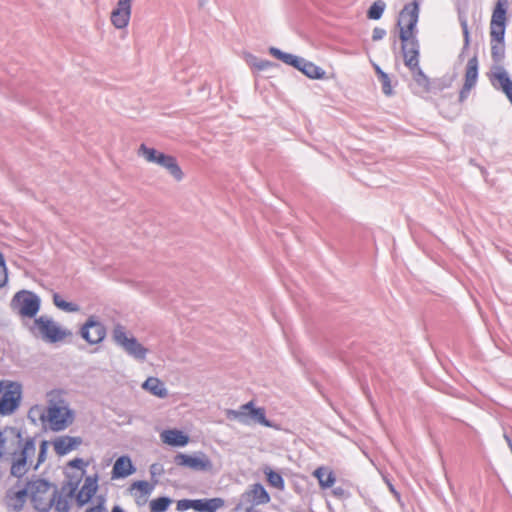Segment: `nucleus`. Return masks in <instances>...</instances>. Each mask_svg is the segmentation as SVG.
<instances>
[{
    "mask_svg": "<svg viewBox=\"0 0 512 512\" xmlns=\"http://www.w3.org/2000/svg\"><path fill=\"white\" fill-rule=\"evenodd\" d=\"M35 437L17 427H0V459L11 462L10 474L22 478L33 464Z\"/></svg>",
    "mask_w": 512,
    "mask_h": 512,
    "instance_id": "f257e3e1",
    "label": "nucleus"
},
{
    "mask_svg": "<svg viewBox=\"0 0 512 512\" xmlns=\"http://www.w3.org/2000/svg\"><path fill=\"white\" fill-rule=\"evenodd\" d=\"M419 18V3L412 1L404 5L399 13L397 27L399 28V39L402 43V51L412 53L409 58L408 64H415V56L417 55V48H420L419 41L416 37L417 23Z\"/></svg>",
    "mask_w": 512,
    "mask_h": 512,
    "instance_id": "f03ea898",
    "label": "nucleus"
},
{
    "mask_svg": "<svg viewBox=\"0 0 512 512\" xmlns=\"http://www.w3.org/2000/svg\"><path fill=\"white\" fill-rule=\"evenodd\" d=\"M48 397V407L46 413L42 415V419L49 422L52 430H64L74 420L73 411L60 391H51Z\"/></svg>",
    "mask_w": 512,
    "mask_h": 512,
    "instance_id": "7ed1b4c3",
    "label": "nucleus"
},
{
    "mask_svg": "<svg viewBox=\"0 0 512 512\" xmlns=\"http://www.w3.org/2000/svg\"><path fill=\"white\" fill-rule=\"evenodd\" d=\"M33 507L39 512H49L57 497L58 488L49 481L33 477L26 483Z\"/></svg>",
    "mask_w": 512,
    "mask_h": 512,
    "instance_id": "20e7f679",
    "label": "nucleus"
},
{
    "mask_svg": "<svg viewBox=\"0 0 512 512\" xmlns=\"http://www.w3.org/2000/svg\"><path fill=\"white\" fill-rule=\"evenodd\" d=\"M29 329L33 335L41 336L44 341L49 343L62 341L71 335L69 330L61 328L47 315H41L35 318Z\"/></svg>",
    "mask_w": 512,
    "mask_h": 512,
    "instance_id": "39448f33",
    "label": "nucleus"
},
{
    "mask_svg": "<svg viewBox=\"0 0 512 512\" xmlns=\"http://www.w3.org/2000/svg\"><path fill=\"white\" fill-rule=\"evenodd\" d=\"M112 339L127 355L139 362H144L148 353V349L144 347L136 337L128 335L126 329L121 324L114 326L112 331Z\"/></svg>",
    "mask_w": 512,
    "mask_h": 512,
    "instance_id": "423d86ee",
    "label": "nucleus"
},
{
    "mask_svg": "<svg viewBox=\"0 0 512 512\" xmlns=\"http://www.w3.org/2000/svg\"><path fill=\"white\" fill-rule=\"evenodd\" d=\"M138 154L146 161L155 163L166 169L176 181H181L183 179L184 174L174 156L160 152L155 148L146 146L145 144L140 145Z\"/></svg>",
    "mask_w": 512,
    "mask_h": 512,
    "instance_id": "0eeeda50",
    "label": "nucleus"
},
{
    "mask_svg": "<svg viewBox=\"0 0 512 512\" xmlns=\"http://www.w3.org/2000/svg\"><path fill=\"white\" fill-rule=\"evenodd\" d=\"M41 307L40 297L29 290H20L10 301V308L22 318L35 319Z\"/></svg>",
    "mask_w": 512,
    "mask_h": 512,
    "instance_id": "6e6552de",
    "label": "nucleus"
},
{
    "mask_svg": "<svg viewBox=\"0 0 512 512\" xmlns=\"http://www.w3.org/2000/svg\"><path fill=\"white\" fill-rule=\"evenodd\" d=\"M226 417L230 420H237L242 424H249V418L265 427H271V422L266 418L265 409L255 407L250 401L240 406L239 410L228 409Z\"/></svg>",
    "mask_w": 512,
    "mask_h": 512,
    "instance_id": "1a4fd4ad",
    "label": "nucleus"
},
{
    "mask_svg": "<svg viewBox=\"0 0 512 512\" xmlns=\"http://www.w3.org/2000/svg\"><path fill=\"white\" fill-rule=\"evenodd\" d=\"M3 394L0 398V414L10 415L19 407L22 397V385L18 382L5 380Z\"/></svg>",
    "mask_w": 512,
    "mask_h": 512,
    "instance_id": "9d476101",
    "label": "nucleus"
},
{
    "mask_svg": "<svg viewBox=\"0 0 512 512\" xmlns=\"http://www.w3.org/2000/svg\"><path fill=\"white\" fill-rule=\"evenodd\" d=\"M508 0H497L490 21V40H505Z\"/></svg>",
    "mask_w": 512,
    "mask_h": 512,
    "instance_id": "9b49d317",
    "label": "nucleus"
},
{
    "mask_svg": "<svg viewBox=\"0 0 512 512\" xmlns=\"http://www.w3.org/2000/svg\"><path fill=\"white\" fill-rule=\"evenodd\" d=\"M492 87L502 92L512 105V79L503 65H492L487 73Z\"/></svg>",
    "mask_w": 512,
    "mask_h": 512,
    "instance_id": "f8f14e48",
    "label": "nucleus"
},
{
    "mask_svg": "<svg viewBox=\"0 0 512 512\" xmlns=\"http://www.w3.org/2000/svg\"><path fill=\"white\" fill-rule=\"evenodd\" d=\"M80 335L89 344H98L104 340L106 328L95 316H90L81 327Z\"/></svg>",
    "mask_w": 512,
    "mask_h": 512,
    "instance_id": "ddd939ff",
    "label": "nucleus"
},
{
    "mask_svg": "<svg viewBox=\"0 0 512 512\" xmlns=\"http://www.w3.org/2000/svg\"><path fill=\"white\" fill-rule=\"evenodd\" d=\"M174 462L178 466L188 467L194 471H208L212 468V462L205 454L193 456L178 453L174 458Z\"/></svg>",
    "mask_w": 512,
    "mask_h": 512,
    "instance_id": "4468645a",
    "label": "nucleus"
},
{
    "mask_svg": "<svg viewBox=\"0 0 512 512\" xmlns=\"http://www.w3.org/2000/svg\"><path fill=\"white\" fill-rule=\"evenodd\" d=\"M478 69V57L477 55H474L472 58L468 60L466 65L465 81L459 93V100L461 102L468 97L471 89L476 85L478 79Z\"/></svg>",
    "mask_w": 512,
    "mask_h": 512,
    "instance_id": "2eb2a0df",
    "label": "nucleus"
},
{
    "mask_svg": "<svg viewBox=\"0 0 512 512\" xmlns=\"http://www.w3.org/2000/svg\"><path fill=\"white\" fill-rule=\"evenodd\" d=\"M419 51L420 48H417V55L415 56V64H408L409 58L412 57V53H408V51H402L404 57V64L411 70L413 73V79L417 86L420 88L421 92H428L430 89V81L429 78L424 74L422 69L419 66Z\"/></svg>",
    "mask_w": 512,
    "mask_h": 512,
    "instance_id": "dca6fc26",
    "label": "nucleus"
},
{
    "mask_svg": "<svg viewBox=\"0 0 512 512\" xmlns=\"http://www.w3.org/2000/svg\"><path fill=\"white\" fill-rule=\"evenodd\" d=\"M156 483L157 481L154 483H149L144 480H139L133 482L130 485L129 491L130 494L134 497L137 506L141 507L147 504L148 498L153 492Z\"/></svg>",
    "mask_w": 512,
    "mask_h": 512,
    "instance_id": "f3484780",
    "label": "nucleus"
},
{
    "mask_svg": "<svg viewBox=\"0 0 512 512\" xmlns=\"http://www.w3.org/2000/svg\"><path fill=\"white\" fill-rule=\"evenodd\" d=\"M98 489V475L87 476L81 489L75 493V499L78 506L87 504Z\"/></svg>",
    "mask_w": 512,
    "mask_h": 512,
    "instance_id": "a211bd4d",
    "label": "nucleus"
},
{
    "mask_svg": "<svg viewBox=\"0 0 512 512\" xmlns=\"http://www.w3.org/2000/svg\"><path fill=\"white\" fill-rule=\"evenodd\" d=\"M82 444V438L79 436L63 435L58 436L52 441L55 453L58 456H64L69 452L75 450Z\"/></svg>",
    "mask_w": 512,
    "mask_h": 512,
    "instance_id": "6ab92c4d",
    "label": "nucleus"
},
{
    "mask_svg": "<svg viewBox=\"0 0 512 512\" xmlns=\"http://www.w3.org/2000/svg\"><path fill=\"white\" fill-rule=\"evenodd\" d=\"M136 468L134 467L131 459L127 455L120 456L116 459L112 472V479H121L130 476L135 472Z\"/></svg>",
    "mask_w": 512,
    "mask_h": 512,
    "instance_id": "aec40b11",
    "label": "nucleus"
},
{
    "mask_svg": "<svg viewBox=\"0 0 512 512\" xmlns=\"http://www.w3.org/2000/svg\"><path fill=\"white\" fill-rule=\"evenodd\" d=\"M298 63L295 64L294 68L301 71L305 76L311 79H322L325 76V71L305 58L299 57Z\"/></svg>",
    "mask_w": 512,
    "mask_h": 512,
    "instance_id": "412c9836",
    "label": "nucleus"
},
{
    "mask_svg": "<svg viewBox=\"0 0 512 512\" xmlns=\"http://www.w3.org/2000/svg\"><path fill=\"white\" fill-rule=\"evenodd\" d=\"M27 497H29L26 486L16 492L8 491L6 495V505L9 510L19 512L23 509Z\"/></svg>",
    "mask_w": 512,
    "mask_h": 512,
    "instance_id": "4be33fe9",
    "label": "nucleus"
},
{
    "mask_svg": "<svg viewBox=\"0 0 512 512\" xmlns=\"http://www.w3.org/2000/svg\"><path fill=\"white\" fill-rule=\"evenodd\" d=\"M131 17V8L118 6L111 12V22L117 29L126 28Z\"/></svg>",
    "mask_w": 512,
    "mask_h": 512,
    "instance_id": "5701e85b",
    "label": "nucleus"
},
{
    "mask_svg": "<svg viewBox=\"0 0 512 512\" xmlns=\"http://www.w3.org/2000/svg\"><path fill=\"white\" fill-rule=\"evenodd\" d=\"M161 438L164 443L176 447L185 446L189 440L187 435H185L182 431L176 429L164 431L161 434Z\"/></svg>",
    "mask_w": 512,
    "mask_h": 512,
    "instance_id": "b1692460",
    "label": "nucleus"
},
{
    "mask_svg": "<svg viewBox=\"0 0 512 512\" xmlns=\"http://www.w3.org/2000/svg\"><path fill=\"white\" fill-rule=\"evenodd\" d=\"M224 505L222 498L195 499L194 510L198 512H216Z\"/></svg>",
    "mask_w": 512,
    "mask_h": 512,
    "instance_id": "393cba45",
    "label": "nucleus"
},
{
    "mask_svg": "<svg viewBox=\"0 0 512 512\" xmlns=\"http://www.w3.org/2000/svg\"><path fill=\"white\" fill-rule=\"evenodd\" d=\"M249 501L254 505L266 504L270 501V496L266 489L260 483L254 484L247 493Z\"/></svg>",
    "mask_w": 512,
    "mask_h": 512,
    "instance_id": "a878e982",
    "label": "nucleus"
},
{
    "mask_svg": "<svg viewBox=\"0 0 512 512\" xmlns=\"http://www.w3.org/2000/svg\"><path fill=\"white\" fill-rule=\"evenodd\" d=\"M142 387L160 398H165L168 395V391L164 383L156 377L147 378Z\"/></svg>",
    "mask_w": 512,
    "mask_h": 512,
    "instance_id": "bb28decb",
    "label": "nucleus"
},
{
    "mask_svg": "<svg viewBox=\"0 0 512 512\" xmlns=\"http://www.w3.org/2000/svg\"><path fill=\"white\" fill-rule=\"evenodd\" d=\"M313 475L317 478L322 489L330 488L334 485L336 477L334 473L325 467L317 468Z\"/></svg>",
    "mask_w": 512,
    "mask_h": 512,
    "instance_id": "cd10ccee",
    "label": "nucleus"
},
{
    "mask_svg": "<svg viewBox=\"0 0 512 512\" xmlns=\"http://www.w3.org/2000/svg\"><path fill=\"white\" fill-rule=\"evenodd\" d=\"M83 472H76L68 475V481L62 485V493L67 497H74L82 480Z\"/></svg>",
    "mask_w": 512,
    "mask_h": 512,
    "instance_id": "c85d7f7f",
    "label": "nucleus"
},
{
    "mask_svg": "<svg viewBox=\"0 0 512 512\" xmlns=\"http://www.w3.org/2000/svg\"><path fill=\"white\" fill-rule=\"evenodd\" d=\"M491 45V58L493 65H503L505 58V40H499V42L490 40Z\"/></svg>",
    "mask_w": 512,
    "mask_h": 512,
    "instance_id": "c756f323",
    "label": "nucleus"
},
{
    "mask_svg": "<svg viewBox=\"0 0 512 512\" xmlns=\"http://www.w3.org/2000/svg\"><path fill=\"white\" fill-rule=\"evenodd\" d=\"M269 53L275 57L276 59L278 60H281L282 62H284L285 64L287 65H290L292 67L295 66V64L298 63V58L299 56H296V55H293V54H290V53H286V52H283L281 51L280 49L276 48V47H271L269 49Z\"/></svg>",
    "mask_w": 512,
    "mask_h": 512,
    "instance_id": "7c9ffc66",
    "label": "nucleus"
},
{
    "mask_svg": "<svg viewBox=\"0 0 512 512\" xmlns=\"http://www.w3.org/2000/svg\"><path fill=\"white\" fill-rule=\"evenodd\" d=\"M386 8V3L383 0L374 1L367 10V17L371 20H379Z\"/></svg>",
    "mask_w": 512,
    "mask_h": 512,
    "instance_id": "2f4dec72",
    "label": "nucleus"
},
{
    "mask_svg": "<svg viewBox=\"0 0 512 512\" xmlns=\"http://www.w3.org/2000/svg\"><path fill=\"white\" fill-rule=\"evenodd\" d=\"M172 500L167 496H161L150 501L149 508L150 512H165Z\"/></svg>",
    "mask_w": 512,
    "mask_h": 512,
    "instance_id": "473e14b6",
    "label": "nucleus"
},
{
    "mask_svg": "<svg viewBox=\"0 0 512 512\" xmlns=\"http://www.w3.org/2000/svg\"><path fill=\"white\" fill-rule=\"evenodd\" d=\"M53 303L57 308L65 311V312H78L80 309L77 304L72 303V302H67L64 299H62L58 293H54Z\"/></svg>",
    "mask_w": 512,
    "mask_h": 512,
    "instance_id": "72a5a7b5",
    "label": "nucleus"
},
{
    "mask_svg": "<svg viewBox=\"0 0 512 512\" xmlns=\"http://www.w3.org/2000/svg\"><path fill=\"white\" fill-rule=\"evenodd\" d=\"M265 474H266L268 483L272 487H274L276 489H279V490H283L284 489L285 482H284V479L281 476V474H279L278 472H275V471H273L271 469H269L268 471H265Z\"/></svg>",
    "mask_w": 512,
    "mask_h": 512,
    "instance_id": "f704fd0d",
    "label": "nucleus"
},
{
    "mask_svg": "<svg viewBox=\"0 0 512 512\" xmlns=\"http://www.w3.org/2000/svg\"><path fill=\"white\" fill-rule=\"evenodd\" d=\"M66 494L62 493V490L57 493V497L54 500L53 506L57 512H68L70 509L69 499Z\"/></svg>",
    "mask_w": 512,
    "mask_h": 512,
    "instance_id": "c9c22d12",
    "label": "nucleus"
},
{
    "mask_svg": "<svg viewBox=\"0 0 512 512\" xmlns=\"http://www.w3.org/2000/svg\"><path fill=\"white\" fill-rule=\"evenodd\" d=\"M376 73L379 77V80L382 84V91L385 95H391L392 94V87L390 78L387 73L381 70L379 66H376Z\"/></svg>",
    "mask_w": 512,
    "mask_h": 512,
    "instance_id": "e433bc0d",
    "label": "nucleus"
},
{
    "mask_svg": "<svg viewBox=\"0 0 512 512\" xmlns=\"http://www.w3.org/2000/svg\"><path fill=\"white\" fill-rule=\"evenodd\" d=\"M459 20H460V25L462 28L463 37H464V45H463L462 51L459 55V58H462L465 51L468 49V47L470 45V33H469L468 23H467L466 18L460 17Z\"/></svg>",
    "mask_w": 512,
    "mask_h": 512,
    "instance_id": "4c0bfd02",
    "label": "nucleus"
},
{
    "mask_svg": "<svg viewBox=\"0 0 512 512\" xmlns=\"http://www.w3.org/2000/svg\"><path fill=\"white\" fill-rule=\"evenodd\" d=\"M47 449H48V441L42 440L40 443V447H39L37 463L34 465L35 470L38 469V467L46 460Z\"/></svg>",
    "mask_w": 512,
    "mask_h": 512,
    "instance_id": "58836bf2",
    "label": "nucleus"
},
{
    "mask_svg": "<svg viewBox=\"0 0 512 512\" xmlns=\"http://www.w3.org/2000/svg\"><path fill=\"white\" fill-rule=\"evenodd\" d=\"M251 66L255 67L258 71H264L274 64L271 61L258 59L256 57H252V61L249 62Z\"/></svg>",
    "mask_w": 512,
    "mask_h": 512,
    "instance_id": "ea45409f",
    "label": "nucleus"
},
{
    "mask_svg": "<svg viewBox=\"0 0 512 512\" xmlns=\"http://www.w3.org/2000/svg\"><path fill=\"white\" fill-rule=\"evenodd\" d=\"M8 280L7 267L4 255L0 252V287H3Z\"/></svg>",
    "mask_w": 512,
    "mask_h": 512,
    "instance_id": "a19ab883",
    "label": "nucleus"
},
{
    "mask_svg": "<svg viewBox=\"0 0 512 512\" xmlns=\"http://www.w3.org/2000/svg\"><path fill=\"white\" fill-rule=\"evenodd\" d=\"M105 502L106 500L103 496H98L97 504L88 508L85 512H107Z\"/></svg>",
    "mask_w": 512,
    "mask_h": 512,
    "instance_id": "79ce46f5",
    "label": "nucleus"
},
{
    "mask_svg": "<svg viewBox=\"0 0 512 512\" xmlns=\"http://www.w3.org/2000/svg\"><path fill=\"white\" fill-rule=\"evenodd\" d=\"M87 463L82 458H75L71 461H69L68 466L71 468H75L78 470V472H83V475L85 474V466Z\"/></svg>",
    "mask_w": 512,
    "mask_h": 512,
    "instance_id": "37998d69",
    "label": "nucleus"
},
{
    "mask_svg": "<svg viewBox=\"0 0 512 512\" xmlns=\"http://www.w3.org/2000/svg\"><path fill=\"white\" fill-rule=\"evenodd\" d=\"M195 499H182L177 502V509L180 511L194 509Z\"/></svg>",
    "mask_w": 512,
    "mask_h": 512,
    "instance_id": "c03bdc74",
    "label": "nucleus"
},
{
    "mask_svg": "<svg viewBox=\"0 0 512 512\" xmlns=\"http://www.w3.org/2000/svg\"><path fill=\"white\" fill-rule=\"evenodd\" d=\"M386 35V30L380 27H375L372 32V40L379 41Z\"/></svg>",
    "mask_w": 512,
    "mask_h": 512,
    "instance_id": "a18cd8bd",
    "label": "nucleus"
},
{
    "mask_svg": "<svg viewBox=\"0 0 512 512\" xmlns=\"http://www.w3.org/2000/svg\"><path fill=\"white\" fill-rule=\"evenodd\" d=\"M161 470V466L157 463H154L150 466V473L152 477H155L157 474H160Z\"/></svg>",
    "mask_w": 512,
    "mask_h": 512,
    "instance_id": "49530a36",
    "label": "nucleus"
},
{
    "mask_svg": "<svg viewBox=\"0 0 512 512\" xmlns=\"http://www.w3.org/2000/svg\"><path fill=\"white\" fill-rule=\"evenodd\" d=\"M332 492H333V494H334L336 497H338V498H342V497H344V496H345V494H346L345 489H344V488H342V487H335V488L333 489V491H332Z\"/></svg>",
    "mask_w": 512,
    "mask_h": 512,
    "instance_id": "de8ad7c7",
    "label": "nucleus"
},
{
    "mask_svg": "<svg viewBox=\"0 0 512 512\" xmlns=\"http://www.w3.org/2000/svg\"><path fill=\"white\" fill-rule=\"evenodd\" d=\"M131 2L132 0H118V6H126L131 8Z\"/></svg>",
    "mask_w": 512,
    "mask_h": 512,
    "instance_id": "09e8293b",
    "label": "nucleus"
},
{
    "mask_svg": "<svg viewBox=\"0 0 512 512\" xmlns=\"http://www.w3.org/2000/svg\"><path fill=\"white\" fill-rule=\"evenodd\" d=\"M503 437H504L508 447L510 448V450L512 452V440H511V438L509 437V435L506 432H504Z\"/></svg>",
    "mask_w": 512,
    "mask_h": 512,
    "instance_id": "8fccbe9b",
    "label": "nucleus"
},
{
    "mask_svg": "<svg viewBox=\"0 0 512 512\" xmlns=\"http://www.w3.org/2000/svg\"><path fill=\"white\" fill-rule=\"evenodd\" d=\"M111 512H125L124 509L122 507H120L119 505H115L113 506Z\"/></svg>",
    "mask_w": 512,
    "mask_h": 512,
    "instance_id": "3c124183",
    "label": "nucleus"
},
{
    "mask_svg": "<svg viewBox=\"0 0 512 512\" xmlns=\"http://www.w3.org/2000/svg\"><path fill=\"white\" fill-rule=\"evenodd\" d=\"M4 383H0V393L3 391Z\"/></svg>",
    "mask_w": 512,
    "mask_h": 512,
    "instance_id": "603ef678",
    "label": "nucleus"
},
{
    "mask_svg": "<svg viewBox=\"0 0 512 512\" xmlns=\"http://www.w3.org/2000/svg\"><path fill=\"white\" fill-rule=\"evenodd\" d=\"M390 488H391V491L397 495L395 489L392 486Z\"/></svg>",
    "mask_w": 512,
    "mask_h": 512,
    "instance_id": "864d4df0",
    "label": "nucleus"
},
{
    "mask_svg": "<svg viewBox=\"0 0 512 512\" xmlns=\"http://www.w3.org/2000/svg\"><path fill=\"white\" fill-rule=\"evenodd\" d=\"M390 488H391V491L397 495L395 489L392 486Z\"/></svg>",
    "mask_w": 512,
    "mask_h": 512,
    "instance_id": "5fc2aeb1",
    "label": "nucleus"
},
{
    "mask_svg": "<svg viewBox=\"0 0 512 512\" xmlns=\"http://www.w3.org/2000/svg\"><path fill=\"white\" fill-rule=\"evenodd\" d=\"M200 2H202V0H200ZM202 4H203V3H201V5H202Z\"/></svg>",
    "mask_w": 512,
    "mask_h": 512,
    "instance_id": "6e6d98bb",
    "label": "nucleus"
}]
</instances>
